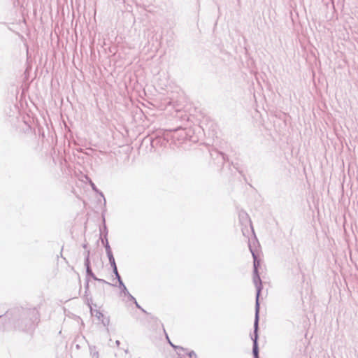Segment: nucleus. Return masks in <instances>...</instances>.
<instances>
[{
  "instance_id": "5701e85b",
  "label": "nucleus",
  "mask_w": 358,
  "mask_h": 358,
  "mask_svg": "<svg viewBox=\"0 0 358 358\" xmlns=\"http://www.w3.org/2000/svg\"><path fill=\"white\" fill-rule=\"evenodd\" d=\"M88 289H89V280H87V282H86V284H85V293H87Z\"/></svg>"
},
{
  "instance_id": "b1692460",
  "label": "nucleus",
  "mask_w": 358,
  "mask_h": 358,
  "mask_svg": "<svg viewBox=\"0 0 358 358\" xmlns=\"http://www.w3.org/2000/svg\"><path fill=\"white\" fill-rule=\"evenodd\" d=\"M92 357H99V352L95 351L92 353Z\"/></svg>"
},
{
  "instance_id": "4be33fe9",
  "label": "nucleus",
  "mask_w": 358,
  "mask_h": 358,
  "mask_svg": "<svg viewBox=\"0 0 358 358\" xmlns=\"http://www.w3.org/2000/svg\"><path fill=\"white\" fill-rule=\"evenodd\" d=\"M84 255H85V257H87L88 258H90V251L89 250H86L85 252Z\"/></svg>"
},
{
  "instance_id": "bb28decb",
  "label": "nucleus",
  "mask_w": 358,
  "mask_h": 358,
  "mask_svg": "<svg viewBox=\"0 0 358 358\" xmlns=\"http://www.w3.org/2000/svg\"><path fill=\"white\" fill-rule=\"evenodd\" d=\"M221 155H222V159L224 160L225 159V155L223 153H221Z\"/></svg>"
},
{
  "instance_id": "f03ea898",
  "label": "nucleus",
  "mask_w": 358,
  "mask_h": 358,
  "mask_svg": "<svg viewBox=\"0 0 358 358\" xmlns=\"http://www.w3.org/2000/svg\"><path fill=\"white\" fill-rule=\"evenodd\" d=\"M253 282L257 289L256 302H255V325L257 327L259 324V297L261 291L262 289V280L260 278V276L259 275V272L253 273Z\"/></svg>"
},
{
  "instance_id": "39448f33",
  "label": "nucleus",
  "mask_w": 358,
  "mask_h": 358,
  "mask_svg": "<svg viewBox=\"0 0 358 358\" xmlns=\"http://www.w3.org/2000/svg\"><path fill=\"white\" fill-rule=\"evenodd\" d=\"M250 251L252 252V257H253V266H254V271L253 273H257L258 272V266H259V261L257 259V257L255 252L252 251L251 248L250 247Z\"/></svg>"
},
{
  "instance_id": "a211bd4d",
  "label": "nucleus",
  "mask_w": 358,
  "mask_h": 358,
  "mask_svg": "<svg viewBox=\"0 0 358 358\" xmlns=\"http://www.w3.org/2000/svg\"><path fill=\"white\" fill-rule=\"evenodd\" d=\"M134 303H135L136 308L141 310L143 313H147V312L140 306V305L138 303V302L136 301H135Z\"/></svg>"
},
{
  "instance_id": "9d476101",
  "label": "nucleus",
  "mask_w": 358,
  "mask_h": 358,
  "mask_svg": "<svg viewBox=\"0 0 358 358\" xmlns=\"http://www.w3.org/2000/svg\"><path fill=\"white\" fill-rule=\"evenodd\" d=\"M107 256H108V260H109L111 267L116 266V263H115V258L113 257V253H110V255H107Z\"/></svg>"
},
{
  "instance_id": "c85d7f7f",
  "label": "nucleus",
  "mask_w": 358,
  "mask_h": 358,
  "mask_svg": "<svg viewBox=\"0 0 358 358\" xmlns=\"http://www.w3.org/2000/svg\"><path fill=\"white\" fill-rule=\"evenodd\" d=\"M124 352H125V353H128V352H129L128 349H126V350H124Z\"/></svg>"
},
{
  "instance_id": "ddd939ff",
  "label": "nucleus",
  "mask_w": 358,
  "mask_h": 358,
  "mask_svg": "<svg viewBox=\"0 0 358 358\" xmlns=\"http://www.w3.org/2000/svg\"><path fill=\"white\" fill-rule=\"evenodd\" d=\"M104 327H107L109 324L110 320L108 317H106L103 316V318H101L100 320Z\"/></svg>"
},
{
  "instance_id": "dca6fc26",
  "label": "nucleus",
  "mask_w": 358,
  "mask_h": 358,
  "mask_svg": "<svg viewBox=\"0 0 358 358\" xmlns=\"http://www.w3.org/2000/svg\"><path fill=\"white\" fill-rule=\"evenodd\" d=\"M126 296H127L128 301H133L134 303L135 302V301H136V299L130 293H129V294H127Z\"/></svg>"
},
{
  "instance_id": "aec40b11",
  "label": "nucleus",
  "mask_w": 358,
  "mask_h": 358,
  "mask_svg": "<svg viewBox=\"0 0 358 358\" xmlns=\"http://www.w3.org/2000/svg\"><path fill=\"white\" fill-rule=\"evenodd\" d=\"M113 268V273L115 274V275L116 276L117 275V273H118V271H117V266H115Z\"/></svg>"
},
{
  "instance_id": "c756f323",
  "label": "nucleus",
  "mask_w": 358,
  "mask_h": 358,
  "mask_svg": "<svg viewBox=\"0 0 358 358\" xmlns=\"http://www.w3.org/2000/svg\"><path fill=\"white\" fill-rule=\"evenodd\" d=\"M242 231H243V235H245L244 229H242Z\"/></svg>"
},
{
  "instance_id": "20e7f679",
  "label": "nucleus",
  "mask_w": 358,
  "mask_h": 358,
  "mask_svg": "<svg viewBox=\"0 0 358 358\" xmlns=\"http://www.w3.org/2000/svg\"><path fill=\"white\" fill-rule=\"evenodd\" d=\"M238 218L241 225L244 226L245 227H248V226H250L252 229L251 220L250 219L248 214L245 211L241 210L238 213Z\"/></svg>"
},
{
  "instance_id": "6ab92c4d",
  "label": "nucleus",
  "mask_w": 358,
  "mask_h": 358,
  "mask_svg": "<svg viewBox=\"0 0 358 358\" xmlns=\"http://www.w3.org/2000/svg\"><path fill=\"white\" fill-rule=\"evenodd\" d=\"M96 281H99L100 282H102V283H106V284H108V285H113L112 284L106 282L105 280L103 279H100V278H98V280H96Z\"/></svg>"
},
{
  "instance_id": "412c9836",
  "label": "nucleus",
  "mask_w": 358,
  "mask_h": 358,
  "mask_svg": "<svg viewBox=\"0 0 358 358\" xmlns=\"http://www.w3.org/2000/svg\"><path fill=\"white\" fill-rule=\"evenodd\" d=\"M113 268V273L115 274V275L116 276L117 275V273H118V271H117V266H115Z\"/></svg>"
},
{
  "instance_id": "9b49d317",
  "label": "nucleus",
  "mask_w": 358,
  "mask_h": 358,
  "mask_svg": "<svg viewBox=\"0 0 358 358\" xmlns=\"http://www.w3.org/2000/svg\"><path fill=\"white\" fill-rule=\"evenodd\" d=\"M8 318V313L4 316H1L0 315V323H3V322L6 321ZM4 329H6V327H4V325L1 326L0 324V331L1 330H4Z\"/></svg>"
},
{
  "instance_id": "1a4fd4ad",
  "label": "nucleus",
  "mask_w": 358,
  "mask_h": 358,
  "mask_svg": "<svg viewBox=\"0 0 358 358\" xmlns=\"http://www.w3.org/2000/svg\"><path fill=\"white\" fill-rule=\"evenodd\" d=\"M166 339L168 340V342L169 343V344L171 345V346L172 348H173L174 349L176 350H181V351H186L187 350L185 349L184 348L181 347V346H178V345H175L174 344H173L170 340H169V338L168 336V335L166 334Z\"/></svg>"
},
{
  "instance_id": "2eb2a0df",
  "label": "nucleus",
  "mask_w": 358,
  "mask_h": 358,
  "mask_svg": "<svg viewBox=\"0 0 358 358\" xmlns=\"http://www.w3.org/2000/svg\"><path fill=\"white\" fill-rule=\"evenodd\" d=\"M85 268H87V266H90V258H88L87 257H85Z\"/></svg>"
},
{
  "instance_id": "6e6552de",
  "label": "nucleus",
  "mask_w": 358,
  "mask_h": 358,
  "mask_svg": "<svg viewBox=\"0 0 358 358\" xmlns=\"http://www.w3.org/2000/svg\"><path fill=\"white\" fill-rule=\"evenodd\" d=\"M86 273L87 276H90L94 280H98V278L92 272L91 266H87V268H86Z\"/></svg>"
},
{
  "instance_id": "4468645a",
  "label": "nucleus",
  "mask_w": 358,
  "mask_h": 358,
  "mask_svg": "<svg viewBox=\"0 0 358 358\" xmlns=\"http://www.w3.org/2000/svg\"><path fill=\"white\" fill-rule=\"evenodd\" d=\"M187 356L189 358H197L196 354L193 350L189 351L187 353Z\"/></svg>"
},
{
  "instance_id": "423d86ee",
  "label": "nucleus",
  "mask_w": 358,
  "mask_h": 358,
  "mask_svg": "<svg viewBox=\"0 0 358 358\" xmlns=\"http://www.w3.org/2000/svg\"><path fill=\"white\" fill-rule=\"evenodd\" d=\"M102 243L105 247V249H106V254L107 255H110V253H113L112 252V250H111V248H110V246L108 243V239L106 238V236H105V241L102 239Z\"/></svg>"
},
{
  "instance_id": "7c9ffc66",
  "label": "nucleus",
  "mask_w": 358,
  "mask_h": 358,
  "mask_svg": "<svg viewBox=\"0 0 358 358\" xmlns=\"http://www.w3.org/2000/svg\"><path fill=\"white\" fill-rule=\"evenodd\" d=\"M92 358H99V357H92Z\"/></svg>"
},
{
  "instance_id": "f3484780",
  "label": "nucleus",
  "mask_w": 358,
  "mask_h": 358,
  "mask_svg": "<svg viewBox=\"0 0 358 358\" xmlns=\"http://www.w3.org/2000/svg\"><path fill=\"white\" fill-rule=\"evenodd\" d=\"M115 278L118 280L119 285H123V282H122V278H121V277H120L119 273H117V275L115 276Z\"/></svg>"
},
{
  "instance_id": "f257e3e1",
  "label": "nucleus",
  "mask_w": 358,
  "mask_h": 358,
  "mask_svg": "<svg viewBox=\"0 0 358 358\" xmlns=\"http://www.w3.org/2000/svg\"><path fill=\"white\" fill-rule=\"evenodd\" d=\"M20 317L16 322L17 326L22 330L28 329L32 327L34 320H36V312L35 310H22L20 314Z\"/></svg>"
},
{
  "instance_id": "7ed1b4c3",
  "label": "nucleus",
  "mask_w": 358,
  "mask_h": 358,
  "mask_svg": "<svg viewBox=\"0 0 358 358\" xmlns=\"http://www.w3.org/2000/svg\"><path fill=\"white\" fill-rule=\"evenodd\" d=\"M258 327H256L255 325V321L254 322V337H252V340L253 341V345H252V354H253V358H259V347H258Z\"/></svg>"
},
{
  "instance_id": "f8f14e48",
  "label": "nucleus",
  "mask_w": 358,
  "mask_h": 358,
  "mask_svg": "<svg viewBox=\"0 0 358 358\" xmlns=\"http://www.w3.org/2000/svg\"><path fill=\"white\" fill-rule=\"evenodd\" d=\"M119 287L120 289H121V292L122 294H124V296H126L127 294H129V291L127 290L126 286L124 285V284L123 283V285H119Z\"/></svg>"
},
{
  "instance_id": "a878e982",
  "label": "nucleus",
  "mask_w": 358,
  "mask_h": 358,
  "mask_svg": "<svg viewBox=\"0 0 358 358\" xmlns=\"http://www.w3.org/2000/svg\"><path fill=\"white\" fill-rule=\"evenodd\" d=\"M115 343H116L117 346H119V345H120V341L117 340V341H115Z\"/></svg>"
},
{
  "instance_id": "cd10ccee",
  "label": "nucleus",
  "mask_w": 358,
  "mask_h": 358,
  "mask_svg": "<svg viewBox=\"0 0 358 358\" xmlns=\"http://www.w3.org/2000/svg\"><path fill=\"white\" fill-rule=\"evenodd\" d=\"M87 244H83V248H85V249H86V248H87Z\"/></svg>"
},
{
  "instance_id": "0eeeda50",
  "label": "nucleus",
  "mask_w": 358,
  "mask_h": 358,
  "mask_svg": "<svg viewBox=\"0 0 358 358\" xmlns=\"http://www.w3.org/2000/svg\"><path fill=\"white\" fill-rule=\"evenodd\" d=\"M90 310H91V313L92 315H94V317H96L99 320H101V318H103V314L100 312L99 310H92V308L90 307Z\"/></svg>"
},
{
  "instance_id": "393cba45",
  "label": "nucleus",
  "mask_w": 358,
  "mask_h": 358,
  "mask_svg": "<svg viewBox=\"0 0 358 358\" xmlns=\"http://www.w3.org/2000/svg\"><path fill=\"white\" fill-rule=\"evenodd\" d=\"M92 189H93L94 190L96 191V186L94 185V183H92Z\"/></svg>"
}]
</instances>
